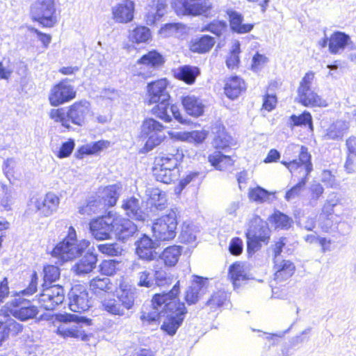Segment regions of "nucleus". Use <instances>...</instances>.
<instances>
[{
    "label": "nucleus",
    "mask_w": 356,
    "mask_h": 356,
    "mask_svg": "<svg viewBox=\"0 0 356 356\" xmlns=\"http://www.w3.org/2000/svg\"><path fill=\"white\" fill-rule=\"evenodd\" d=\"M179 292V282H177L168 293L155 294L152 300L153 311L143 312L142 322L150 325L163 318L161 330L170 336L175 335L187 313L184 303L177 299Z\"/></svg>",
    "instance_id": "1"
},
{
    "label": "nucleus",
    "mask_w": 356,
    "mask_h": 356,
    "mask_svg": "<svg viewBox=\"0 0 356 356\" xmlns=\"http://www.w3.org/2000/svg\"><path fill=\"white\" fill-rule=\"evenodd\" d=\"M168 82L166 79H161L149 83L147 86L148 103L157 104L152 108V113L159 118L169 122L172 115L180 123H186L177 106L172 105L168 108L170 95L168 91Z\"/></svg>",
    "instance_id": "2"
},
{
    "label": "nucleus",
    "mask_w": 356,
    "mask_h": 356,
    "mask_svg": "<svg viewBox=\"0 0 356 356\" xmlns=\"http://www.w3.org/2000/svg\"><path fill=\"white\" fill-rule=\"evenodd\" d=\"M311 158L312 156L308 152V149L305 146H301L300 147L298 159H294L289 162H282L293 175H296L297 173L300 177L299 181L286 193V200L291 201L299 197L305 190L308 176L313 170Z\"/></svg>",
    "instance_id": "3"
},
{
    "label": "nucleus",
    "mask_w": 356,
    "mask_h": 356,
    "mask_svg": "<svg viewBox=\"0 0 356 356\" xmlns=\"http://www.w3.org/2000/svg\"><path fill=\"white\" fill-rule=\"evenodd\" d=\"M91 112L90 102L82 99L68 106L67 111L63 108L51 109L49 116L54 122L61 123L63 127L69 129L70 123L79 127L85 125Z\"/></svg>",
    "instance_id": "4"
},
{
    "label": "nucleus",
    "mask_w": 356,
    "mask_h": 356,
    "mask_svg": "<svg viewBox=\"0 0 356 356\" xmlns=\"http://www.w3.org/2000/svg\"><path fill=\"white\" fill-rule=\"evenodd\" d=\"M56 319L60 323L56 333L63 338H76L82 341L88 340V335L82 329L81 324L90 325L91 320L76 314H63L56 315Z\"/></svg>",
    "instance_id": "5"
},
{
    "label": "nucleus",
    "mask_w": 356,
    "mask_h": 356,
    "mask_svg": "<svg viewBox=\"0 0 356 356\" xmlns=\"http://www.w3.org/2000/svg\"><path fill=\"white\" fill-rule=\"evenodd\" d=\"M90 242L86 240L78 241L73 227L68 229L67 236L54 248L52 254L63 261L72 260L81 255L88 247Z\"/></svg>",
    "instance_id": "6"
},
{
    "label": "nucleus",
    "mask_w": 356,
    "mask_h": 356,
    "mask_svg": "<svg viewBox=\"0 0 356 356\" xmlns=\"http://www.w3.org/2000/svg\"><path fill=\"white\" fill-rule=\"evenodd\" d=\"M314 79L313 72L307 73L302 78L298 88V102L305 106H320L325 107L327 104L312 89V82Z\"/></svg>",
    "instance_id": "7"
},
{
    "label": "nucleus",
    "mask_w": 356,
    "mask_h": 356,
    "mask_svg": "<svg viewBox=\"0 0 356 356\" xmlns=\"http://www.w3.org/2000/svg\"><path fill=\"white\" fill-rule=\"evenodd\" d=\"M56 7L54 0H35L31 6V16L46 27H52L56 23Z\"/></svg>",
    "instance_id": "8"
},
{
    "label": "nucleus",
    "mask_w": 356,
    "mask_h": 356,
    "mask_svg": "<svg viewBox=\"0 0 356 356\" xmlns=\"http://www.w3.org/2000/svg\"><path fill=\"white\" fill-rule=\"evenodd\" d=\"M177 226V215L174 211L156 219L152 225L153 236L157 241L173 239L176 236Z\"/></svg>",
    "instance_id": "9"
},
{
    "label": "nucleus",
    "mask_w": 356,
    "mask_h": 356,
    "mask_svg": "<svg viewBox=\"0 0 356 356\" xmlns=\"http://www.w3.org/2000/svg\"><path fill=\"white\" fill-rule=\"evenodd\" d=\"M42 292L38 298V302L41 307L46 310H54L58 305L63 303L65 299L64 289L60 285L46 286L42 285Z\"/></svg>",
    "instance_id": "10"
},
{
    "label": "nucleus",
    "mask_w": 356,
    "mask_h": 356,
    "mask_svg": "<svg viewBox=\"0 0 356 356\" xmlns=\"http://www.w3.org/2000/svg\"><path fill=\"white\" fill-rule=\"evenodd\" d=\"M172 4L179 15H204L211 8L209 0H175Z\"/></svg>",
    "instance_id": "11"
},
{
    "label": "nucleus",
    "mask_w": 356,
    "mask_h": 356,
    "mask_svg": "<svg viewBox=\"0 0 356 356\" xmlns=\"http://www.w3.org/2000/svg\"><path fill=\"white\" fill-rule=\"evenodd\" d=\"M68 299L69 307L74 312H85L91 306L87 289L81 284L72 287L68 293Z\"/></svg>",
    "instance_id": "12"
},
{
    "label": "nucleus",
    "mask_w": 356,
    "mask_h": 356,
    "mask_svg": "<svg viewBox=\"0 0 356 356\" xmlns=\"http://www.w3.org/2000/svg\"><path fill=\"white\" fill-rule=\"evenodd\" d=\"M76 95V92L74 87L63 80L51 89L49 95V103L51 106H58L74 99Z\"/></svg>",
    "instance_id": "13"
},
{
    "label": "nucleus",
    "mask_w": 356,
    "mask_h": 356,
    "mask_svg": "<svg viewBox=\"0 0 356 356\" xmlns=\"http://www.w3.org/2000/svg\"><path fill=\"white\" fill-rule=\"evenodd\" d=\"M89 227L92 236L97 240L110 239L113 231V218L108 215L94 219Z\"/></svg>",
    "instance_id": "14"
},
{
    "label": "nucleus",
    "mask_w": 356,
    "mask_h": 356,
    "mask_svg": "<svg viewBox=\"0 0 356 356\" xmlns=\"http://www.w3.org/2000/svg\"><path fill=\"white\" fill-rule=\"evenodd\" d=\"M137 226L129 219L113 218V231L116 238L122 242L127 241L137 232Z\"/></svg>",
    "instance_id": "15"
},
{
    "label": "nucleus",
    "mask_w": 356,
    "mask_h": 356,
    "mask_svg": "<svg viewBox=\"0 0 356 356\" xmlns=\"http://www.w3.org/2000/svg\"><path fill=\"white\" fill-rule=\"evenodd\" d=\"M141 205L142 202L139 199L135 197H129L123 200L121 207L124 214L129 218L144 222L147 215L143 210Z\"/></svg>",
    "instance_id": "16"
},
{
    "label": "nucleus",
    "mask_w": 356,
    "mask_h": 356,
    "mask_svg": "<svg viewBox=\"0 0 356 356\" xmlns=\"http://www.w3.org/2000/svg\"><path fill=\"white\" fill-rule=\"evenodd\" d=\"M60 203L58 197L53 193H48L43 199H37L34 202L35 211L40 215L48 217L56 211Z\"/></svg>",
    "instance_id": "17"
},
{
    "label": "nucleus",
    "mask_w": 356,
    "mask_h": 356,
    "mask_svg": "<svg viewBox=\"0 0 356 356\" xmlns=\"http://www.w3.org/2000/svg\"><path fill=\"white\" fill-rule=\"evenodd\" d=\"M135 4L131 0H123L112 8L114 20L118 23H127L134 18Z\"/></svg>",
    "instance_id": "18"
},
{
    "label": "nucleus",
    "mask_w": 356,
    "mask_h": 356,
    "mask_svg": "<svg viewBox=\"0 0 356 356\" xmlns=\"http://www.w3.org/2000/svg\"><path fill=\"white\" fill-rule=\"evenodd\" d=\"M136 245V254L140 259L151 261L156 258L155 249L157 244L147 236L144 235L140 240L137 241Z\"/></svg>",
    "instance_id": "19"
},
{
    "label": "nucleus",
    "mask_w": 356,
    "mask_h": 356,
    "mask_svg": "<svg viewBox=\"0 0 356 356\" xmlns=\"http://www.w3.org/2000/svg\"><path fill=\"white\" fill-rule=\"evenodd\" d=\"M252 238H259L264 243H267L269 238V229L262 220L257 216L250 222L249 228L245 234Z\"/></svg>",
    "instance_id": "20"
},
{
    "label": "nucleus",
    "mask_w": 356,
    "mask_h": 356,
    "mask_svg": "<svg viewBox=\"0 0 356 356\" xmlns=\"http://www.w3.org/2000/svg\"><path fill=\"white\" fill-rule=\"evenodd\" d=\"M350 36L341 31L334 32L329 38V51L332 54L342 52L346 47L349 48L352 44Z\"/></svg>",
    "instance_id": "21"
},
{
    "label": "nucleus",
    "mask_w": 356,
    "mask_h": 356,
    "mask_svg": "<svg viewBox=\"0 0 356 356\" xmlns=\"http://www.w3.org/2000/svg\"><path fill=\"white\" fill-rule=\"evenodd\" d=\"M167 7V0H152L145 15L147 24L152 25L160 19L165 14Z\"/></svg>",
    "instance_id": "22"
},
{
    "label": "nucleus",
    "mask_w": 356,
    "mask_h": 356,
    "mask_svg": "<svg viewBox=\"0 0 356 356\" xmlns=\"http://www.w3.org/2000/svg\"><path fill=\"white\" fill-rule=\"evenodd\" d=\"M97 256L92 253H86L72 268V270L77 275H84L92 271L96 267Z\"/></svg>",
    "instance_id": "23"
},
{
    "label": "nucleus",
    "mask_w": 356,
    "mask_h": 356,
    "mask_svg": "<svg viewBox=\"0 0 356 356\" xmlns=\"http://www.w3.org/2000/svg\"><path fill=\"white\" fill-rule=\"evenodd\" d=\"M275 264V280L282 282L291 277L295 271V265L289 260L277 258Z\"/></svg>",
    "instance_id": "24"
},
{
    "label": "nucleus",
    "mask_w": 356,
    "mask_h": 356,
    "mask_svg": "<svg viewBox=\"0 0 356 356\" xmlns=\"http://www.w3.org/2000/svg\"><path fill=\"white\" fill-rule=\"evenodd\" d=\"M183 156L178 149H174L172 153L165 154L155 159L154 166L175 170L179 161Z\"/></svg>",
    "instance_id": "25"
},
{
    "label": "nucleus",
    "mask_w": 356,
    "mask_h": 356,
    "mask_svg": "<svg viewBox=\"0 0 356 356\" xmlns=\"http://www.w3.org/2000/svg\"><path fill=\"white\" fill-rule=\"evenodd\" d=\"M349 122L345 120H337L326 129L323 136L325 140H341L349 129Z\"/></svg>",
    "instance_id": "26"
},
{
    "label": "nucleus",
    "mask_w": 356,
    "mask_h": 356,
    "mask_svg": "<svg viewBox=\"0 0 356 356\" xmlns=\"http://www.w3.org/2000/svg\"><path fill=\"white\" fill-rule=\"evenodd\" d=\"M181 104L186 112L191 116L198 117L204 112V106L202 99L195 95L183 97Z\"/></svg>",
    "instance_id": "27"
},
{
    "label": "nucleus",
    "mask_w": 356,
    "mask_h": 356,
    "mask_svg": "<svg viewBox=\"0 0 356 356\" xmlns=\"http://www.w3.org/2000/svg\"><path fill=\"white\" fill-rule=\"evenodd\" d=\"M121 189L122 187L119 184L110 185L103 189L98 197H100L105 209L106 207H113L116 204L120 197Z\"/></svg>",
    "instance_id": "28"
},
{
    "label": "nucleus",
    "mask_w": 356,
    "mask_h": 356,
    "mask_svg": "<svg viewBox=\"0 0 356 356\" xmlns=\"http://www.w3.org/2000/svg\"><path fill=\"white\" fill-rule=\"evenodd\" d=\"M136 292L134 289H121L117 293V299L126 313L127 318L131 316L130 310H131L135 304Z\"/></svg>",
    "instance_id": "29"
},
{
    "label": "nucleus",
    "mask_w": 356,
    "mask_h": 356,
    "mask_svg": "<svg viewBox=\"0 0 356 356\" xmlns=\"http://www.w3.org/2000/svg\"><path fill=\"white\" fill-rule=\"evenodd\" d=\"M229 277L236 289L245 283L249 279V275L244 268V265L236 262L229 268Z\"/></svg>",
    "instance_id": "30"
},
{
    "label": "nucleus",
    "mask_w": 356,
    "mask_h": 356,
    "mask_svg": "<svg viewBox=\"0 0 356 356\" xmlns=\"http://www.w3.org/2000/svg\"><path fill=\"white\" fill-rule=\"evenodd\" d=\"M182 249L178 245H172L166 248L159 256V261L163 262L165 266H175L181 254Z\"/></svg>",
    "instance_id": "31"
},
{
    "label": "nucleus",
    "mask_w": 356,
    "mask_h": 356,
    "mask_svg": "<svg viewBox=\"0 0 356 356\" xmlns=\"http://www.w3.org/2000/svg\"><path fill=\"white\" fill-rule=\"evenodd\" d=\"M244 89L245 83L238 76L228 79L224 88L225 95L232 99L237 98Z\"/></svg>",
    "instance_id": "32"
},
{
    "label": "nucleus",
    "mask_w": 356,
    "mask_h": 356,
    "mask_svg": "<svg viewBox=\"0 0 356 356\" xmlns=\"http://www.w3.org/2000/svg\"><path fill=\"white\" fill-rule=\"evenodd\" d=\"M100 302L102 310L106 312L109 314L127 318L126 313L121 307V305L117 298L115 299L108 296L103 298Z\"/></svg>",
    "instance_id": "33"
},
{
    "label": "nucleus",
    "mask_w": 356,
    "mask_h": 356,
    "mask_svg": "<svg viewBox=\"0 0 356 356\" xmlns=\"http://www.w3.org/2000/svg\"><path fill=\"white\" fill-rule=\"evenodd\" d=\"M147 195L149 196L147 204L152 208H154L157 211H162L166 206L165 194L159 188H151L146 191Z\"/></svg>",
    "instance_id": "34"
},
{
    "label": "nucleus",
    "mask_w": 356,
    "mask_h": 356,
    "mask_svg": "<svg viewBox=\"0 0 356 356\" xmlns=\"http://www.w3.org/2000/svg\"><path fill=\"white\" fill-rule=\"evenodd\" d=\"M230 26L232 31L238 33H247L251 31L254 27L252 24H243V16L236 12L231 11L229 13Z\"/></svg>",
    "instance_id": "35"
},
{
    "label": "nucleus",
    "mask_w": 356,
    "mask_h": 356,
    "mask_svg": "<svg viewBox=\"0 0 356 356\" xmlns=\"http://www.w3.org/2000/svg\"><path fill=\"white\" fill-rule=\"evenodd\" d=\"M199 74L200 70L197 67L190 65L180 67L175 72L176 78L190 85L195 81Z\"/></svg>",
    "instance_id": "36"
},
{
    "label": "nucleus",
    "mask_w": 356,
    "mask_h": 356,
    "mask_svg": "<svg viewBox=\"0 0 356 356\" xmlns=\"http://www.w3.org/2000/svg\"><path fill=\"white\" fill-rule=\"evenodd\" d=\"M215 40L209 35H203L201 38H195L191 42L190 49L193 52L200 54L209 51L214 45Z\"/></svg>",
    "instance_id": "37"
},
{
    "label": "nucleus",
    "mask_w": 356,
    "mask_h": 356,
    "mask_svg": "<svg viewBox=\"0 0 356 356\" xmlns=\"http://www.w3.org/2000/svg\"><path fill=\"white\" fill-rule=\"evenodd\" d=\"M197 227L194 225L184 222L179 236V241L193 247L196 245Z\"/></svg>",
    "instance_id": "38"
},
{
    "label": "nucleus",
    "mask_w": 356,
    "mask_h": 356,
    "mask_svg": "<svg viewBox=\"0 0 356 356\" xmlns=\"http://www.w3.org/2000/svg\"><path fill=\"white\" fill-rule=\"evenodd\" d=\"M110 145L108 140H99L81 146L76 154L78 159H83V155L97 154L99 152L107 148Z\"/></svg>",
    "instance_id": "39"
},
{
    "label": "nucleus",
    "mask_w": 356,
    "mask_h": 356,
    "mask_svg": "<svg viewBox=\"0 0 356 356\" xmlns=\"http://www.w3.org/2000/svg\"><path fill=\"white\" fill-rule=\"evenodd\" d=\"M110 145L108 140H99L81 146L76 154L78 159H83V155L97 154L99 152L107 148Z\"/></svg>",
    "instance_id": "40"
},
{
    "label": "nucleus",
    "mask_w": 356,
    "mask_h": 356,
    "mask_svg": "<svg viewBox=\"0 0 356 356\" xmlns=\"http://www.w3.org/2000/svg\"><path fill=\"white\" fill-rule=\"evenodd\" d=\"M154 268V285L159 286H165L171 284L172 277L166 271L165 267H163L159 260H156L153 266Z\"/></svg>",
    "instance_id": "41"
},
{
    "label": "nucleus",
    "mask_w": 356,
    "mask_h": 356,
    "mask_svg": "<svg viewBox=\"0 0 356 356\" xmlns=\"http://www.w3.org/2000/svg\"><path fill=\"white\" fill-rule=\"evenodd\" d=\"M209 161L216 170H224L234 164V160L220 152H215L209 156Z\"/></svg>",
    "instance_id": "42"
},
{
    "label": "nucleus",
    "mask_w": 356,
    "mask_h": 356,
    "mask_svg": "<svg viewBox=\"0 0 356 356\" xmlns=\"http://www.w3.org/2000/svg\"><path fill=\"white\" fill-rule=\"evenodd\" d=\"M11 314L20 321H25L33 318L38 314L37 307L30 305L28 307H19L16 305L10 309Z\"/></svg>",
    "instance_id": "43"
},
{
    "label": "nucleus",
    "mask_w": 356,
    "mask_h": 356,
    "mask_svg": "<svg viewBox=\"0 0 356 356\" xmlns=\"http://www.w3.org/2000/svg\"><path fill=\"white\" fill-rule=\"evenodd\" d=\"M92 292L98 296L108 293L112 290V283L108 277H95L90 282Z\"/></svg>",
    "instance_id": "44"
},
{
    "label": "nucleus",
    "mask_w": 356,
    "mask_h": 356,
    "mask_svg": "<svg viewBox=\"0 0 356 356\" xmlns=\"http://www.w3.org/2000/svg\"><path fill=\"white\" fill-rule=\"evenodd\" d=\"M104 209L100 197H97L90 198L86 205L79 208V212L81 215L90 216Z\"/></svg>",
    "instance_id": "45"
},
{
    "label": "nucleus",
    "mask_w": 356,
    "mask_h": 356,
    "mask_svg": "<svg viewBox=\"0 0 356 356\" xmlns=\"http://www.w3.org/2000/svg\"><path fill=\"white\" fill-rule=\"evenodd\" d=\"M150 37V30L146 26L136 27L130 32L129 35L130 40L136 43L145 42Z\"/></svg>",
    "instance_id": "46"
},
{
    "label": "nucleus",
    "mask_w": 356,
    "mask_h": 356,
    "mask_svg": "<svg viewBox=\"0 0 356 356\" xmlns=\"http://www.w3.org/2000/svg\"><path fill=\"white\" fill-rule=\"evenodd\" d=\"M228 298L227 293L224 291H218L215 292L211 298L207 300L206 305L210 307L211 310L222 307L227 304Z\"/></svg>",
    "instance_id": "47"
},
{
    "label": "nucleus",
    "mask_w": 356,
    "mask_h": 356,
    "mask_svg": "<svg viewBox=\"0 0 356 356\" xmlns=\"http://www.w3.org/2000/svg\"><path fill=\"white\" fill-rule=\"evenodd\" d=\"M249 198L257 202H270L273 193L264 189L261 187L257 186L250 190L248 193Z\"/></svg>",
    "instance_id": "48"
},
{
    "label": "nucleus",
    "mask_w": 356,
    "mask_h": 356,
    "mask_svg": "<svg viewBox=\"0 0 356 356\" xmlns=\"http://www.w3.org/2000/svg\"><path fill=\"white\" fill-rule=\"evenodd\" d=\"M141 137L147 140L145 147L147 151H149L163 141L165 138V134L163 130H155L149 135H143Z\"/></svg>",
    "instance_id": "49"
},
{
    "label": "nucleus",
    "mask_w": 356,
    "mask_h": 356,
    "mask_svg": "<svg viewBox=\"0 0 356 356\" xmlns=\"http://www.w3.org/2000/svg\"><path fill=\"white\" fill-rule=\"evenodd\" d=\"M164 62L163 56L156 51H151L143 55L138 60L139 63L147 66L157 67Z\"/></svg>",
    "instance_id": "50"
},
{
    "label": "nucleus",
    "mask_w": 356,
    "mask_h": 356,
    "mask_svg": "<svg viewBox=\"0 0 356 356\" xmlns=\"http://www.w3.org/2000/svg\"><path fill=\"white\" fill-rule=\"evenodd\" d=\"M333 217H319V227L323 232L325 233H334L339 230V227L345 226V222H334L332 220Z\"/></svg>",
    "instance_id": "51"
},
{
    "label": "nucleus",
    "mask_w": 356,
    "mask_h": 356,
    "mask_svg": "<svg viewBox=\"0 0 356 356\" xmlns=\"http://www.w3.org/2000/svg\"><path fill=\"white\" fill-rule=\"evenodd\" d=\"M339 200L336 194H331L325 202L319 217H333L334 208L339 203Z\"/></svg>",
    "instance_id": "52"
},
{
    "label": "nucleus",
    "mask_w": 356,
    "mask_h": 356,
    "mask_svg": "<svg viewBox=\"0 0 356 356\" xmlns=\"http://www.w3.org/2000/svg\"><path fill=\"white\" fill-rule=\"evenodd\" d=\"M240 43L235 41L232 47L229 56L227 58L226 65L229 69L234 70L236 68L239 63Z\"/></svg>",
    "instance_id": "53"
},
{
    "label": "nucleus",
    "mask_w": 356,
    "mask_h": 356,
    "mask_svg": "<svg viewBox=\"0 0 356 356\" xmlns=\"http://www.w3.org/2000/svg\"><path fill=\"white\" fill-rule=\"evenodd\" d=\"M173 170L167 168H161L158 167L153 168V175L158 181L170 184L175 177L172 172Z\"/></svg>",
    "instance_id": "54"
},
{
    "label": "nucleus",
    "mask_w": 356,
    "mask_h": 356,
    "mask_svg": "<svg viewBox=\"0 0 356 356\" xmlns=\"http://www.w3.org/2000/svg\"><path fill=\"white\" fill-rule=\"evenodd\" d=\"M163 126L153 118L146 119L141 126V136L149 135L154 131L163 130Z\"/></svg>",
    "instance_id": "55"
},
{
    "label": "nucleus",
    "mask_w": 356,
    "mask_h": 356,
    "mask_svg": "<svg viewBox=\"0 0 356 356\" xmlns=\"http://www.w3.org/2000/svg\"><path fill=\"white\" fill-rule=\"evenodd\" d=\"M324 188L319 183H314L309 187V197L308 204L314 207L318 204V200L323 195Z\"/></svg>",
    "instance_id": "56"
},
{
    "label": "nucleus",
    "mask_w": 356,
    "mask_h": 356,
    "mask_svg": "<svg viewBox=\"0 0 356 356\" xmlns=\"http://www.w3.org/2000/svg\"><path fill=\"white\" fill-rule=\"evenodd\" d=\"M119 264L120 263L114 259L104 260L99 266L100 271L107 276L113 275L118 270Z\"/></svg>",
    "instance_id": "57"
},
{
    "label": "nucleus",
    "mask_w": 356,
    "mask_h": 356,
    "mask_svg": "<svg viewBox=\"0 0 356 356\" xmlns=\"http://www.w3.org/2000/svg\"><path fill=\"white\" fill-rule=\"evenodd\" d=\"M190 287L197 293L200 296H203L207 291L208 288V280L197 275L193 276Z\"/></svg>",
    "instance_id": "58"
},
{
    "label": "nucleus",
    "mask_w": 356,
    "mask_h": 356,
    "mask_svg": "<svg viewBox=\"0 0 356 356\" xmlns=\"http://www.w3.org/2000/svg\"><path fill=\"white\" fill-rule=\"evenodd\" d=\"M232 137L224 130L220 131L213 139V145L216 149H224L231 144Z\"/></svg>",
    "instance_id": "59"
},
{
    "label": "nucleus",
    "mask_w": 356,
    "mask_h": 356,
    "mask_svg": "<svg viewBox=\"0 0 356 356\" xmlns=\"http://www.w3.org/2000/svg\"><path fill=\"white\" fill-rule=\"evenodd\" d=\"M98 250L102 254H107L108 256H118L121 254L122 248L118 243H105L98 245Z\"/></svg>",
    "instance_id": "60"
},
{
    "label": "nucleus",
    "mask_w": 356,
    "mask_h": 356,
    "mask_svg": "<svg viewBox=\"0 0 356 356\" xmlns=\"http://www.w3.org/2000/svg\"><path fill=\"white\" fill-rule=\"evenodd\" d=\"M271 218L276 227L282 229H288L292 222L291 219L286 215L281 212H275Z\"/></svg>",
    "instance_id": "61"
},
{
    "label": "nucleus",
    "mask_w": 356,
    "mask_h": 356,
    "mask_svg": "<svg viewBox=\"0 0 356 356\" xmlns=\"http://www.w3.org/2000/svg\"><path fill=\"white\" fill-rule=\"evenodd\" d=\"M291 120L294 126L308 124L310 129H313L312 118L310 113L309 112H304L299 116L293 115L291 117Z\"/></svg>",
    "instance_id": "62"
},
{
    "label": "nucleus",
    "mask_w": 356,
    "mask_h": 356,
    "mask_svg": "<svg viewBox=\"0 0 356 356\" xmlns=\"http://www.w3.org/2000/svg\"><path fill=\"white\" fill-rule=\"evenodd\" d=\"M44 282H53L60 277V270L57 266L49 265L44 267Z\"/></svg>",
    "instance_id": "63"
},
{
    "label": "nucleus",
    "mask_w": 356,
    "mask_h": 356,
    "mask_svg": "<svg viewBox=\"0 0 356 356\" xmlns=\"http://www.w3.org/2000/svg\"><path fill=\"white\" fill-rule=\"evenodd\" d=\"M138 285L147 288L154 286V277H152L150 272L145 270L138 273Z\"/></svg>",
    "instance_id": "64"
}]
</instances>
